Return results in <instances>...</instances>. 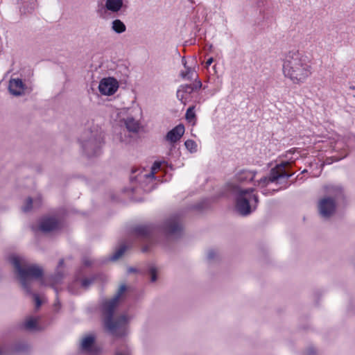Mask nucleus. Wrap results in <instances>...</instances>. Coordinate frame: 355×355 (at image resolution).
Wrapping results in <instances>:
<instances>
[{
  "label": "nucleus",
  "mask_w": 355,
  "mask_h": 355,
  "mask_svg": "<svg viewBox=\"0 0 355 355\" xmlns=\"http://www.w3.org/2000/svg\"><path fill=\"white\" fill-rule=\"evenodd\" d=\"M25 347H26V346L24 345L15 346L10 349H9L6 347H1V348H0V355H9L10 352H23Z\"/></svg>",
  "instance_id": "23"
},
{
  "label": "nucleus",
  "mask_w": 355,
  "mask_h": 355,
  "mask_svg": "<svg viewBox=\"0 0 355 355\" xmlns=\"http://www.w3.org/2000/svg\"><path fill=\"white\" fill-rule=\"evenodd\" d=\"M314 353H315V352H314V349H309L308 350V354H309V355L313 354Z\"/></svg>",
  "instance_id": "39"
},
{
  "label": "nucleus",
  "mask_w": 355,
  "mask_h": 355,
  "mask_svg": "<svg viewBox=\"0 0 355 355\" xmlns=\"http://www.w3.org/2000/svg\"><path fill=\"white\" fill-rule=\"evenodd\" d=\"M262 193H263V194H264V195H267V194L268 193V190H266V189L263 190V191H262Z\"/></svg>",
  "instance_id": "41"
},
{
  "label": "nucleus",
  "mask_w": 355,
  "mask_h": 355,
  "mask_svg": "<svg viewBox=\"0 0 355 355\" xmlns=\"http://www.w3.org/2000/svg\"><path fill=\"white\" fill-rule=\"evenodd\" d=\"M58 227V221L53 217L44 218L40 223V230L44 232H49Z\"/></svg>",
  "instance_id": "12"
},
{
  "label": "nucleus",
  "mask_w": 355,
  "mask_h": 355,
  "mask_svg": "<svg viewBox=\"0 0 355 355\" xmlns=\"http://www.w3.org/2000/svg\"><path fill=\"white\" fill-rule=\"evenodd\" d=\"M202 85V83L200 80L193 85H181L177 91V98L182 104L186 105L189 100V96L194 91L201 88Z\"/></svg>",
  "instance_id": "8"
},
{
  "label": "nucleus",
  "mask_w": 355,
  "mask_h": 355,
  "mask_svg": "<svg viewBox=\"0 0 355 355\" xmlns=\"http://www.w3.org/2000/svg\"><path fill=\"white\" fill-rule=\"evenodd\" d=\"M289 164L288 162H282L277 165L276 167L272 168L268 176H264L260 180H257L254 185L263 189L269 185L270 183H274L277 182L280 178H288L291 176L285 171V167Z\"/></svg>",
  "instance_id": "7"
},
{
  "label": "nucleus",
  "mask_w": 355,
  "mask_h": 355,
  "mask_svg": "<svg viewBox=\"0 0 355 355\" xmlns=\"http://www.w3.org/2000/svg\"><path fill=\"white\" fill-rule=\"evenodd\" d=\"M148 274L151 282H155L157 279V269L154 265H150L148 268Z\"/></svg>",
  "instance_id": "27"
},
{
  "label": "nucleus",
  "mask_w": 355,
  "mask_h": 355,
  "mask_svg": "<svg viewBox=\"0 0 355 355\" xmlns=\"http://www.w3.org/2000/svg\"><path fill=\"white\" fill-rule=\"evenodd\" d=\"M10 262L15 268L21 286L27 293H30L31 281L42 277V268L37 265L27 264L23 259L18 257H12Z\"/></svg>",
  "instance_id": "5"
},
{
  "label": "nucleus",
  "mask_w": 355,
  "mask_h": 355,
  "mask_svg": "<svg viewBox=\"0 0 355 355\" xmlns=\"http://www.w3.org/2000/svg\"><path fill=\"white\" fill-rule=\"evenodd\" d=\"M123 125L125 127L128 132L137 133L140 128L141 124L138 120H136L132 116H128L121 120Z\"/></svg>",
  "instance_id": "14"
},
{
  "label": "nucleus",
  "mask_w": 355,
  "mask_h": 355,
  "mask_svg": "<svg viewBox=\"0 0 355 355\" xmlns=\"http://www.w3.org/2000/svg\"><path fill=\"white\" fill-rule=\"evenodd\" d=\"M185 119L189 123L193 125L196 123V115L195 113V106H191L187 110Z\"/></svg>",
  "instance_id": "22"
},
{
  "label": "nucleus",
  "mask_w": 355,
  "mask_h": 355,
  "mask_svg": "<svg viewBox=\"0 0 355 355\" xmlns=\"http://www.w3.org/2000/svg\"><path fill=\"white\" fill-rule=\"evenodd\" d=\"M126 250V248L125 246L123 245V246H121L114 254L113 255L110 257V259L112 261H116L117 259H119L123 254V253L125 252Z\"/></svg>",
  "instance_id": "28"
},
{
  "label": "nucleus",
  "mask_w": 355,
  "mask_h": 355,
  "mask_svg": "<svg viewBox=\"0 0 355 355\" xmlns=\"http://www.w3.org/2000/svg\"><path fill=\"white\" fill-rule=\"evenodd\" d=\"M94 340L95 337L92 334H89L83 337L80 342L81 349L87 352H93L92 347Z\"/></svg>",
  "instance_id": "16"
},
{
  "label": "nucleus",
  "mask_w": 355,
  "mask_h": 355,
  "mask_svg": "<svg viewBox=\"0 0 355 355\" xmlns=\"http://www.w3.org/2000/svg\"><path fill=\"white\" fill-rule=\"evenodd\" d=\"M119 87L117 80L114 78H103L101 80L98 89L103 95L111 96L114 94Z\"/></svg>",
  "instance_id": "9"
},
{
  "label": "nucleus",
  "mask_w": 355,
  "mask_h": 355,
  "mask_svg": "<svg viewBox=\"0 0 355 355\" xmlns=\"http://www.w3.org/2000/svg\"><path fill=\"white\" fill-rule=\"evenodd\" d=\"M83 263H84L85 266H89L91 265V261H89L87 259H83Z\"/></svg>",
  "instance_id": "36"
},
{
  "label": "nucleus",
  "mask_w": 355,
  "mask_h": 355,
  "mask_svg": "<svg viewBox=\"0 0 355 355\" xmlns=\"http://www.w3.org/2000/svg\"><path fill=\"white\" fill-rule=\"evenodd\" d=\"M94 281V278H85L80 281L81 286L87 288Z\"/></svg>",
  "instance_id": "30"
},
{
  "label": "nucleus",
  "mask_w": 355,
  "mask_h": 355,
  "mask_svg": "<svg viewBox=\"0 0 355 355\" xmlns=\"http://www.w3.org/2000/svg\"><path fill=\"white\" fill-rule=\"evenodd\" d=\"M63 264H64V260L63 259L60 260L58 267L62 266Z\"/></svg>",
  "instance_id": "40"
},
{
  "label": "nucleus",
  "mask_w": 355,
  "mask_h": 355,
  "mask_svg": "<svg viewBox=\"0 0 355 355\" xmlns=\"http://www.w3.org/2000/svg\"><path fill=\"white\" fill-rule=\"evenodd\" d=\"M213 61H214V58H209L207 60V62H206V63H205V67H209L211 64V63L213 62Z\"/></svg>",
  "instance_id": "34"
},
{
  "label": "nucleus",
  "mask_w": 355,
  "mask_h": 355,
  "mask_svg": "<svg viewBox=\"0 0 355 355\" xmlns=\"http://www.w3.org/2000/svg\"><path fill=\"white\" fill-rule=\"evenodd\" d=\"M182 226L176 216L167 219L164 225V232L170 235H176L180 232Z\"/></svg>",
  "instance_id": "10"
},
{
  "label": "nucleus",
  "mask_w": 355,
  "mask_h": 355,
  "mask_svg": "<svg viewBox=\"0 0 355 355\" xmlns=\"http://www.w3.org/2000/svg\"><path fill=\"white\" fill-rule=\"evenodd\" d=\"M182 63H183L184 67H186V63L187 62H186V60H184V58L182 59Z\"/></svg>",
  "instance_id": "42"
},
{
  "label": "nucleus",
  "mask_w": 355,
  "mask_h": 355,
  "mask_svg": "<svg viewBox=\"0 0 355 355\" xmlns=\"http://www.w3.org/2000/svg\"><path fill=\"white\" fill-rule=\"evenodd\" d=\"M42 199L37 197L34 200L31 198H28L26 200L25 205L22 207L24 212H28L31 210L33 205L35 207H39L41 205Z\"/></svg>",
  "instance_id": "19"
},
{
  "label": "nucleus",
  "mask_w": 355,
  "mask_h": 355,
  "mask_svg": "<svg viewBox=\"0 0 355 355\" xmlns=\"http://www.w3.org/2000/svg\"><path fill=\"white\" fill-rule=\"evenodd\" d=\"M228 187L235 195L236 209L241 215L248 216L256 209L259 199L254 193V189H244L232 183L228 184Z\"/></svg>",
  "instance_id": "4"
},
{
  "label": "nucleus",
  "mask_w": 355,
  "mask_h": 355,
  "mask_svg": "<svg viewBox=\"0 0 355 355\" xmlns=\"http://www.w3.org/2000/svg\"><path fill=\"white\" fill-rule=\"evenodd\" d=\"M10 92L15 96H20L24 93V84L19 78H12L9 82Z\"/></svg>",
  "instance_id": "13"
},
{
  "label": "nucleus",
  "mask_w": 355,
  "mask_h": 355,
  "mask_svg": "<svg viewBox=\"0 0 355 355\" xmlns=\"http://www.w3.org/2000/svg\"><path fill=\"white\" fill-rule=\"evenodd\" d=\"M291 153H292V151H291V150L287 151V153H286V157H288V155H289V154H291Z\"/></svg>",
  "instance_id": "43"
},
{
  "label": "nucleus",
  "mask_w": 355,
  "mask_h": 355,
  "mask_svg": "<svg viewBox=\"0 0 355 355\" xmlns=\"http://www.w3.org/2000/svg\"><path fill=\"white\" fill-rule=\"evenodd\" d=\"M185 147L190 153H196L197 151V144L191 139H188L184 143Z\"/></svg>",
  "instance_id": "26"
},
{
  "label": "nucleus",
  "mask_w": 355,
  "mask_h": 355,
  "mask_svg": "<svg viewBox=\"0 0 355 355\" xmlns=\"http://www.w3.org/2000/svg\"><path fill=\"white\" fill-rule=\"evenodd\" d=\"M114 140L116 142L127 144L131 141V137L129 134H127L125 130H123V132L115 135Z\"/></svg>",
  "instance_id": "21"
},
{
  "label": "nucleus",
  "mask_w": 355,
  "mask_h": 355,
  "mask_svg": "<svg viewBox=\"0 0 355 355\" xmlns=\"http://www.w3.org/2000/svg\"><path fill=\"white\" fill-rule=\"evenodd\" d=\"M216 252L213 250H210L208 251L207 252V258L209 259V260H211L213 259H214V257H216Z\"/></svg>",
  "instance_id": "33"
},
{
  "label": "nucleus",
  "mask_w": 355,
  "mask_h": 355,
  "mask_svg": "<svg viewBox=\"0 0 355 355\" xmlns=\"http://www.w3.org/2000/svg\"><path fill=\"white\" fill-rule=\"evenodd\" d=\"M324 189L325 194L319 198L317 207L320 216L327 220L335 214L337 205L345 198V194L340 185H327Z\"/></svg>",
  "instance_id": "3"
},
{
  "label": "nucleus",
  "mask_w": 355,
  "mask_h": 355,
  "mask_svg": "<svg viewBox=\"0 0 355 355\" xmlns=\"http://www.w3.org/2000/svg\"><path fill=\"white\" fill-rule=\"evenodd\" d=\"M69 290L71 293H76V291L73 289V284L69 286Z\"/></svg>",
  "instance_id": "37"
},
{
  "label": "nucleus",
  "mask_w": 355,
  "mask_h": 355,
  "mask_svg": "<svg viewBox=\"0 0 355 355\" xmlns=\"http://www.w3.org/2000/svg\"><path fill=\"white\" fill-rule=\"evenodd\" d=\"M123 5V0H106L105 3V8L114 13L119 12Z\"/></svg>",
  "instance_id": "17"
},
{
  "label": "nucleus",
  "mask_w": 355,
  "mask_h": 355,
  "mask_svg": "<svg viewBox=\"0 0 355 355\" xmlns=\"http://www.w3.org/2000/svg\"><path fill=\"white\" fill-rule=\"evenodd\" d=\"M33 296H34V300L35 302L36 309H39L42 304L41 300L37 295L34 294Z\"/></svg>",
  "instance_id": "32"
},
{
  "label": "nucleus",
  "mask_w": 355,
  "mask_h": 355,
  "mask_svg": "<svg viewBox=\"0 0 355 355\" xmlns=\"http://www.w3.org/2000/svg\"><path fill=\"white\" fill-rule=\"evenodd\" d=\"M37 319L33 317L28 318L24 322V327L28 330L37 329Z\"/></svg>",
  "instance_id": "24"
},
{
  "label": "nucleus",
  "mask_w": 355,
  "mask_h": 355,
  "mask_svg": "<svg viewBox=\"0 0 355 355\" xmlns=\"http://www.w3.org/2000/svg\"><path fill=\"white\" fill-rule=\"evenodd\" d=\"M193 71L190 68H187L186 71L181 72L180 76L184 79L191 80L193 78Z\"/></svg>",
  "instance_id": "29"
},
{
  "label": "nucleus",
  "mask_w": 355,
  "mask_h": 355,
  "mask_svg": "<svg viewBox=\"0 0 355 355\" xmlns=\"http://www.w3.org/2000/svg\"><path fill=\"white\" fill-rule=\"evenodd\" d=\"M103 141L101 132L89 130L83 132L80 138L82 149L89 157L97 156L101 153Z\"/></svg>",
  "instance_id": "6"
},
{
  "label": "nucleus",
  "mask_w": 355,
  "mask_h": 355,
  "mask_svg": "<svg viewBox=\"0 0 355 355\" xmlns=\"http://www.w3.org/2000/svg\"><path fill=\"white\" fill-rule=\"evenodd\" d=\"M312 62L304 52L288 51L283 60L282 71L285 78L293 84H302L312 74Z\"/></svg>",
  "instance_id": "2"
},
{
  "label": "nucleus",
  "mask_w": 355,
  "mask_h": 355,
  "mask_svg": "<svg viewBox=\"0 0 355 355\" xmlns=\"http://www.w3.org/2000/svg\"><path fill=\"white\" fill-rule=\"evenodd\" d=\"M126 289L127 287L125 284L121 285L114 296L110 300H105L102 304L104 327L110 334L117 338H123L129 334L128 324L130 318L125 314L117 318L113 317L114 312Z\"/></svg>",
  "instance_id": "1"
},
{
  "label": "nucleus",
  "mask_w": 355,
  "mask_h": 355,
  "mask_svg": "<svg viewBox=\"0 0 355 355\" xmlns=\"http://www.w3.org/2000/svg\"><path fill=\"white\" fill-rule=\"evenodd\" d=\"M135 232L140 236H147L151 232V227L146 225L139 226L136 227Z\"/></svg>",
  "instance_id": "25"
},
{
  "label": "nucleus",
  "mask_w": 355,
  "mask_h": 355,
  "mask_svg": "<svg viewBox=\"0 0 355 355\" xmlns=\"http://www.w3.org/2000/svg\"><path fill=\"white\" fill-rule=\"evenodd\" d=\"M129 270H130V272H134L135 271V270L132 269V268H130Z\"/></svg>",
  "instance_id": "45"
},
{
  "label": "nucleus",
  "mask_w": 355,
  "mask_h": 355,
  "mask_svg": "<svg viewBox=\"0 0 355 355\" xmlns=\"http://www.w3.org/2000/svg\"><path fill=\"white\" fill-rule=\"evenodd\" d=\"M159 162H155L152 166L151 172L145 174H140L138 177L139 181H141L142 179L145 178L148 182H151L155 178V173L157 170L160 168Z\"/></svg>",
  "instance_id": "18"
},
{
  "label": "nucleus",
  "mask_w": 355,
  "mask_h": 355,
  "mask_svg": "<svg viewBox=\"0 0 355 355\" xmlns=\"http://www.w3.org/2000/svg\"><path fill=\"white\" fill-rule=\"evenodd\" d=\"M184 126L182 124H179L168 131L164 139L171 144H173L181 139L184 133Z\"/></svg>",
  "instance_id": "11"
},
{
  "label": "nucleus",
  "mask_w": 355,
  "mask_h": 355,
  "mask_svg": "<svg viewBox=\"0 0 355 355\" xmlns=\"http://www.w3.org/2000/svg\"><path fill=\"white\" fill-rule=\"evenodd\" d=\"M111 28L114 33L121 34L125 32L126 26L121 19H116L112 21Z\"/></svg>",
  "instance_id": "20"
},
{
  "label": "nucleus",
  "mask_w": 355,
  "mask_h": 355,
  "mask_svg": "<svg viewBox=\"0 0 355 355\" xmlns=\"http://www.w3.org/2000/svg\"><path fill=\"white\" fill-rule=\"evenodd\" d=\"M28 1L30 3V4L31 5V10L34 9L36 0H28Z\"/></svg>",
  "instance_id": "35"
},
{
  "label": "nucleus",
  "mask_w": 355,
  "mask_h": 355,
  "mask_svg": "<svg viewBox=\"0 0 355 355\" xmlns=\"http://www.w3.org/2000/svg\"><path fill=\"white\" fill-rule=\"evenodd\" d=\"M78 281L79 279L77 278L73 284H76Z\"/></svg>",
  "instance_id": "44"
},
{
  "label": "nucleus",
  "mask_w": 355,
  "mask_h": 355,
  "mask_svg": "<svg viewBox=\"0 0 355 355\" xmlns=\"http://www.w3.org/2000/svg\"><path fill=\"white\" fill-rule=\"evenodd\" d=\"M255 171L243 170L236 175V179L240 183H245L252 181L255 178Z\"/></svg>",
  "instance_id": "15"
},
{
  "label": "nucleus",
  "mask_w": 355,
  "mask_h": 355,
  "mask_svg": "<svg viewBox=\"0 0 355 355\" xmlns=\"http://www.w3.org/2000/svg\"><path fill=\"white\" fill-rule=\"evenodd\" d=\"M62 278V274L60 273L59 271L57 272V273L54 275L53 277V283L54 284H58L60 282V280Z\"/></svg>",
  "instance_id": "31"
},
{
  "label": "nucleus",
  "mask_w": 355,
  "mask_h": 355,
  "mask_svg": "<svg viewBox=\"0 0 355 355\" xmlns=\"http://www.w3.org/2000/svg\"><path fill=\"white\" fill-rule=\"evenodd\" d=\"M60 302L59 301H56L54 304V309L55 311H58L59 307H60Z\"/></svg>",
  "instance_id": "38"
}]
</instances>
